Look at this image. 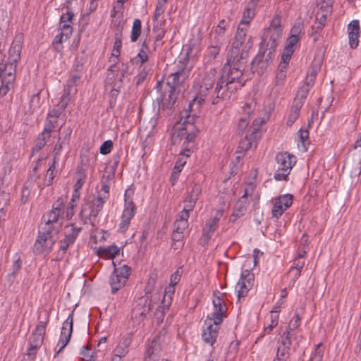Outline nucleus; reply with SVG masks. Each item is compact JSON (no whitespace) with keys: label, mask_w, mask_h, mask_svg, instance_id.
<instances>
[{"label":"nucleus","mask_w":361,"mask_h":361,"mask_svg":"<svg viewBox=\"0 0 361 361\" xmlns=\"http://www.w3.org/2000/svg\"><path fill=\"white\" fill-rule=\"evenodd\" d=\"M191 123V122H190ZM189 123L185 122V119L183 121L180 127H174L171 133V144L176 145L181 140H183L187 132L189 131Z\"/></svg>","instance_id":"nucleus-24"},{"label":"nucleus","mask_w":361,"mask_h":361,"mask_svg":"<svg viewBox=\"0 0 361 361\" xmlns=\"http://www.w3.org/2000/svg\"><path fill=\"white\" fill-rule=\"evenodd\" d=\"M226 26V20H224V19L220 20V22L219 23V24H218V25L216 27V29L215 30V33L216 35V37H215V39L216 40H218V41H221V39L224 37V32H225Z\"/></svg>","instance_id":"nucleus-50"},{"label":"nucleus","mask_w":361,"mask_h":361,"mask_svg":"<svg viewBox=\"0 0 361 361\" xmlns=\"http://www.w3.org/2000/svg\"><path fill=\"white\" fill-rule=\"evenodd\" d=\"M312 85L304 82L301 87L298 90L296 97L294 99L293 104L301 103V106H303L305 100L310 92Z\"/></svg>","instance_id":"nucleus-28"},{"label":"nucleus","mask_w":361,"mask_h":361,"mask_svg":"<svg viewBox=\"0 0 361 361\" xmlns=\"http://www.w3.org/2000/svg\"><path fill=\"white\" fill-rule=\"evenodd\" d=\"M300 38H296L295 37H289L286 40V44L283 51L282 54L286 55V58L292 57L293 52L295 51V48L297 44L299 42Z\"/></svg>","instance_id":"nucleus-30"},{"label":"nucleus","mask_w":361,"mask_h":361,"mask_svg":"<svg viewBox=\"0 0 361 361\" xmlns=\"http://www.w3.org/2000/svg\"><path fill=\"white\" fill-rule=\"evenodd\" d=\"M301 108V103H297L295 104H293L290 114L286 121V125L288 126H291L298 119Z\"/></svg>","instance_id":"nucleus-36"},{"label":"nucleus","mask_w":361,"mask_h":361,"mask_svg":"<svg viewBox=\"0 0 361 361\" xmlns=\"http://www.w3.org/2000/svg\"><path fill=\"white\" fill-rule=\"evenodd\" d=\"M322 343L317 345L315 350L310 358V361H322L324 355V350L322 348Z\"/></svg>","instance_id":"nucleus-56"},{"label":"nucleus","mask_w":361,"mask_h":361,"mask_svg":"<svg viewBox=\"0 0 361 361\" xmlns=\"http://www.w3.org/2000/svg\"><path fill=\"white\" fill-rule=\"evenodd\" d=\"M186 79L188 78L179 75V73L176 72H173L169 75L166 85L171 90H177L178 87L182 85Z\"/></svg>","instance_id":"nucleus-27"},{"label":"nucleus","mask_w":361,"mask_h":361,"mask_svg":"<svg viewBox=\"0 0 361 361\" xmlns=\"http://www.w3.org/2000/svg\"><path fill=\"white\" fill-rule=\"evenodd\" d=\"M131 269L128 265H123L121 267L115 268L113 273L117 274L121 279L128 281L129 276L130 275Z\"/></svg>","instance_id":"nucleus-42"},{"label":"nucleus","mask_w":361,"mask_h":361,"mask_svg":"<svg viewBox=\"0 0 361 361\" xmlns=\"http://www.w3.org/2000/svg\"><path fill=\"white\" fill-rule=\"evenodd\" d=\"M18 63L8 61L6 63H0V81L6 84L3 92H8L13 86L15 74Z\"/></svg>","instance_id":"nucleus-8"},{"label":"nucleus","mask_w":361,"mask_h":361,"mask_svg":"<svg viewBox=\"0 0 361 361\" xmlns=\"http://www.w3.org/2000/svg\"><path fill=\"white\" fill-rule=\"evenodd\" d=\"M63 126V124L60 125L59 126L58 122H57V118H52V117H48L47 116V119L44 124V131L45 132H51L54 129L56 128H59L61 129Z\"/></svg>","instance_id":"nucleus-43"},{"label":"nucleus","mask_w":361,"mask_h":361,"mask_svg":"<svg viewBox=\"0 0 361 361\" xmlns=\"http://www.w3.org/2000/svg\"><path fill=\"white\" fill-rule=\"evenodd\" d=\"M247 189H245L244 195L235 204L234 211L231 216L230 221H234L236 218H239L245 214L247 208L250 204L249 201L247 200Z\"/></svg>","instance_id":"nucleus-23"},{"label":"nucleus","mask_w":361,"mask_h":361,"mask_svg":"<svg viewBox=\"0 0 361 361\" xmlns=\"http://www.w3.org/2000/svg\"><path fill=\"white\" fill-rule=\"evenodd\" d=\"M121 36V30H118V32L115 33V42L114 45L113 51L117 52V55H120L121 53V48L122 46Z\"/></svg>","instance_id":"nucleus-55"},{"label":"nucleus","mask_w":361,"mask_h":361,"mask_svg":"<svg viewBox=\"0 0 361 361\" xmlns=\"http://www.w3.org/2000/svg\"><path fill=\"white\" fill-rule=\"evenodd\" d=\"M255 275L250 271L246 269L243 271L240 279L235 286L238 300L247 295L249 290L254 285Z\"/></svg>","instance_id":"nucleus-10"},{"label":"nucleus","mask_w":361,"mask_h":361,"mask_svg":"<svg viewBox=\"0 0 361 361\" xmlns=\"http://www.w3.org/2000/svg\"><path fill=\"white\" fill-rule=\"evenodd\" d=\"M77 176L78 180L74 185V190L79 191V190L84 184L85 178V170L82 169V167H78Z\"/></svg>","instance_id":"nucleus-45"},{"label":"nucleus","mask_w":361,"mask_h":361,"mask_svg":"<svg viewBox=\"0 0 361 361\" xmlns=\"http://www.w3.org/2000/svg\"><path fill=\"white\" fill-rule=\"evenodd\" d=\"M262 123V121H258L257 119L253 121L252 126L250 127L245 136V140L240 142L239 147L245 148V150L252 147V142L256 141L258 137V131Z\"/></svg>","instance_id":"nucleus-17"},{"label":"nucleus","mask_w":361,"mask_h":361,"mask_svg":"<svg viewBox=\"0 0 361 361\" xmlns=\"http://www.w3.org/2000/svg\"><path fill=\"white\" fill-rule=\"evenodd\" d=\"M109 185L108 183V180L104 181L102 180V189L99 193H102V197L103 200H108L109 197Z\"/></svg>","instance_id":"nucleus-62"},{"label":"nucleus","mask_w":361,"mask_h":361,"mask_svg":"<svg viewBox=\"0 0 361 361\" xmlns=\"http://www.w3.org/2000/svg\"><path fill=\"white\" fill-rule=\"evenodd\" d=\"M188 127L190 130L185 135L182 150L180 152V155L185 157H189L193 152L194 141L199 133V130L194 125V123H189Z\"/></svg>","instance_id":"nucleus-14"},{"label":"nucleus","mask_w":361,"mask_h":361,"mask_svg":"<svg viewBox=\"0 0 361 361\" xmlns=\"http://www.w3.org/2000/svg\"><path fill=\"white\" fill-rule=\"evenodd\" d=\"M219 221V218L218 216H214L211 220L207 221L202 233L204 242L207 243L211 239V233L216 231Z\"/></svg>","instance_id":"nucleus-26"},{"label":"nucleus","mask_w":361,"mask_h":361,"mask_svg":"<svg viewBox=\"0 0 361 361\" xmlns=\"http://www.w3.org/2000/svg\"><path fill=\"white\" fill-rule=\"evenodd\" d=\"M119 252V249L117 246L113 245L107 247H99L98 249V255L100 257H105L107 258H114Z\"/></svg>","instance_id":"nucleus-33"},{"label":"nucleus","mask_w":361,"mask_h":361,"mask_svg":"<svg viewBox=\"0 0 361 361\" xmlns=\"http://www.w3.org/2000/svg\"><path fill=\"white\" fill-rule=\"evenodd\" d=\"M278 169L274 173L276 180H288V175L296 163L295 156L288 152H279L276 156Z\"/></svg>","instance_id":"nucleus-5"},{"label":"nucleus","mask_w":361,"mask_h":361,"mask_svg":"<svg viewBox=\"0 0 361 361\" xmlns=\"http://www.w3.org/2000/svg\"><path fill=\"white\" fill-rule=\"evenodd\" d=\"M60 216L59 212L51 210L43 216L44 224L42 226L38 232L37 238L32 247L35 255L49 254L53 249L59 233L60 226H55Z\"/></svg>","instance_id":"nucleus-2"},{"label":"nucleus","mask_w":361,"mask_h":361,"mask_svg":"<svg viewBox=\"0 0 361 361\" xmlns=\"http://www.w3.org/2000/svg\"><path fill=\"white\" fill-rule=\"evenodd\" d=\"M349 44L352 49L358 46L360 28L359 20H353L348 25Z\"/></svg>","instance_id":"nucleus-22"},{"label":"nucleus","mask_w":361,"mask_h":361,"mask_svg":"<svg viewBox=\"0 0 361 361\" xmlns=\"http://www.w3.org/2000/svg\"><path fill=\"white\" fill-rule=\"evenodd\" d=\"M47 321H40L33 331L30 341V347L28 348L27 355L29 357H35L36 350L39 348L44 341V337L46 331V326L48 322Z\"/></svg>","instance_id":"nucleus-9"},{"label":"nucleus","mask_w":361,"mask_h":361,"mask_svg":"<svg viewBox=\"0 0 361 361\" xmlns=\"http://www.w3.org/2000/svg\"><path fill=\"white\" fill-rule=\"evenodd\" d=\"M68 247L69 246L65 242L60 240L59 249L56 252V257L53 260L56 262L61 261L64 257Z\"/></svg>","instance_id":"nucleus-48"},{"label":"nucleus","mask_w":361,"mask_h":361,"mask_svg":"<svg viewBox=\"0 0 361 361\" xmlns=\"http://www.w3.org/2000/svg\"><path fill=\"white\" fill-rule=\"evenodd\" d=\"M220 294L219 291L214 293L213 305L214 312L212 313L211 317L208 316L206 319L212 320L214 324H221L224 319L226 317L227 307L225 304L222 303V298L216 296V294Z\"/></svg>","instance_id":"nucleus-11"},{"label":"nucleus","mask_w":361,"mask_h":361,"mask_svg":"<svg viewBox=\"0 0 361 361\" xmlns=\"http://www.w3.org/2000/svg\"><path fill=\"white\" fill-rule=\"evenodd\" d=\"M221 41L216 40L214 45L209 46L207 49V56L209 58V61L214 60L217 55L219 54L221 49Z\"/></svg>","instance_id":"nucleus-39"},{"label":"nucleus","mask_w":361,"mask_h":361,"mask_svg":"<svg viewBox=\"0 0 361 361\" xmlns=\"http://www.w3.org/2000/svg\"><path fill=\"white\" fill-rule=\"evenodd\" d=\"M280 203L287 209L293 203V196L290 194H286L277 198Z\"/></svg>","instance_id":"nucleus-52"},{"label":"nucleus","mask_w":361,"mask_h":361,"mask_svg":"<svg viewBox=\"0 0 361 361\" xmlns=\"http://www.w3.org/2000/svg\"><path fill=\"white\" fill-rule=\"evenodd\" d=\"M175 292V288L172 286H168L164 290V294L161 301V305L164 308L169 309L173 300V295Z\"/></svg>","instance_id":"nucleus-34"},{"label":"nucleus","mask_w":361,"mask_h":361,"mask_svg":"<svg viewBox=\"0 0 361 361\" xmlns=\"http://www.w3.org/2000/svg\"><path fill=\"white\" fill-rule=\"evenodd\" d=\"M190 51L191 48L188 47L186 53L179 57V59L175 62L176 70L174 72L187 78H188L192 69V65L189 63Z\"/></svg>","instance_id":"nucleus-18"},{"label":"nucleus","mask_w":361,"mask_h":361,"mask_svg":"<svg viewBox=\"0 0 361 361\" xmlns=\"http://www.w3.org/2000/svg\"><path fill=\"white\" fill-rule=\"evenodd\" d=\"M361 173V158L360 157L356 164L354 169H353L350 171V176L352 178H359Z\"/></svg>","instance_id":"nucleus-64"},{"label":"nucleus","mask_w":361,"mask_h":361,"mask_svg":"<svg viewBox=\"0 0 361 361\" xmlns=\"http://www.w3.org/2000/svg\"><path fill=\"white\" fill-rule=\"evenodd\" d=\"M134 191L128 188L126 190L124 195V209L121 216V221L119 224V229L122 233L126 232L128 229L131 219L136 213V206L133 202V196Z\"/></svg>","instance_id":"nucleus-6"},{"label":"nucleus","mask_w":361,"mask_h":361,"mask_svg":"<svg viewBox=\"0 0 361 361\" xmlns=\"http://www.w3.org/2000/svg\"><path fill=\"white\" fill-rule=\"evenodd\" d=\"M100 211L96 210L92 207H90L88 204H82L80 212L79 213V218L82 221L83 224L90 223L92 227H96L98 224L97 217L98 216Z\"/></svg>","instance_id":"nucleus-19"},{"label":"nucleus","mask_w":361,"mask_h":361,"mask_svg":"<svg viewBox=\"0 0 361 361\" xmlns=\"http://www.w3.org/2000/svg\"><path fill=\"white\" fill-rule=\"evenodd\" d=\"M183 232L178 231L176 230L173 229V231L172 233L171 239L173 240L172 247L174 249H178V247L176 246V243L180 242L183 239Z\"/></svg>","instance_id":"nucleus-59"},{"label":"nucleus","mask_w":361,"mask_h":361,"mask_svg":"<svg viewBox=\"0 0 361 361\" xmlns=\"http://www.w3.org/2000/svg\"><path fill=\"white\" fill-rule=\"evenodd\" d=\"M126 282L127 281L124 279H121V277L118 276L117 274H116L112 272L109 278V284L111 288V293L115 294L117 293L118 290L125 286Z\"/></svg>","instance_id":"nucleus-29"},{"label":"nucleus","mask_w":361,"mask_h":361,"mask_svg":"<svg viewBox=\"0 0 361 361\" xmlns=\"http://www.w3.org/2000/svg\"><path fill=\"white\" fill-rule=\"evenodd\" d=\"M168 97L163 99H157L159 104V111H167V115H171L178 106L177 99L180 92V90L175 89H169Z\"/></svg>","instance_id":"nucleus-12"},{"label":"nucleus","mask_w":361,"mask_h":361,"mask_svg":"<svg viewBox=\"0 0 361 361\" xmlns=\"http://www.w3.org/2000/svg\"><path fill=\"white\" fill-rule=\"evenodd\" d=\"M70 94L71 90H64V92L61 96V99L59 102L57 104L56 106L64 111L70 102Z\"/></svg>","instance_id":"nucleus-46"},{"label":"nucleus","mask_w":361,"mask_h":361,"mask_svg":"<svg viewBox=\"0 0 361 361\" xmlns=\"http://www.w3.org/2000/svg\"><path fill=\"white\" fill-rule=\"evenodd\" d=\"M292 334L290 331H286L283 333V334L280 336L279 340L278 341L279 345L281 347L290 348L292 341H291Z\"/></svg>","instance_id":"nucleus-41"},{"label":"nucleus","mask_w":361,"mask_h":361,"mask_svg":"<svg viewBox=\"0 0 361 361\" xmlns=\"http://www.w3.org/2000/svg\"><path fill=\"white\" fill-rule=\"evenodd\" d=\"M244 114H245V117L240 118L238 122V128L239 129V134L243 133L244 130L247 127L248 125V118L251 114V105L248 103L245 104L243 107Z\"/></svg>","instance_id":"nucleus-32"},{"label":"nucleus","mask_w":361,"mask_h":361,"mask_svg":"<svg viewBox=\"0 0 361 361\" xmlns=\"http://www.w3.org/2000/svg\"><path fill=\"white\" fill-rule=\"evenodd\" d=\"M80 79V74L79 73H73L71 78L68 80L66 87L64 90H71L73 86L77 85V82Z\"/></svg>","instance_id":"nucleus-61"},{"label":"nucleus","mask_w":361,"mask_h":361,"mask_svg":"<svg viewBox=\"0 0 361 361\" xmlns=\"http://www.w3.org/2000/svg\"><path fill=\"white\" fill-rule=\"evenodd\" d=\"M63 37H65V34L63 32H61L55 37L53 41V47L57 52H61L62 50V42L63 40Z\"/></svg>","instance_id":"nucleus-51"},{"label":"nucleus","mask_w":361,"mask_h":361,"mask_svg":"<svg viewBox=\"0 0 361 361\" xmlns=\"http://www.w3.org/2000/svg\"><path fill=\"white\" fill-rule=\"evenodd\" d=\"M276 54L271 51H267L259 47L258 54L252 59L250 63V71L252 73H257L262 75L273 63Z\"/></svg>","instance_id":"nucleus-4"},{"label":"nucleus","mask_w":361,"mask_h":361,"mask_svg":"<svg viewBox=\"0 0 361 361\" xmlns=\"http://www.w3.org/2000/svg\"><path fill=\"white\" fill-rule=\"evenodd\" d=\"M56 161H55V159H52V162L50 164L47 171V176H48V179H44V185L49 186L52 184L53 180L55 177V171H56Z\"/></svg>","instance_id":"nucleus-40"},{"label":"nucleus","mask_w":361,"mask_h":361,"mask_svg":"<svg viewBox=\"0 0 361 361\" xmlns=\"http://www.w3.org/2000/svg\"><path fill=\"white\" fill-rule=\"evenodd\" d=\"M281 16L279 14H276L272 20L271 21L269 27L266 30H269V32H271V31L276 32L279 30H280V32H283V29L281 25Z\"/></svg>","instance_id":"nucleus-44"},{"label":"nucleus","mask_w":361,"mask_h":361,"mask_svg":"<svg viewBox=\"0 0 361 361\" xmlns=\"http://www.w3.org/2000/svg\"><path fill=\"white\" fill-rule=\"evenodd\" d=\"M204 324L207 327L203 329V332L202 334V339L205 343H209L212 345L216 342L218 336L219 330V326L220 324H214L211 319H206L204 321Z\"/></svg>","instance_id":"nucleus-20"},{"label":"nucleus","mask_w":361,"mask_h":361,"mask_svg":"<svg viewBox=\"0 0 361 361\" xmlns=\"http://www.w3.org/2000/svg\"><path fill=\"white\" fill-rule=\"evenodd\" d=\"M215 78L213 75H205L200 84L197 83L193 85V88L196 90L195 97L204 103L209 102L212 104L214 94V85Z\"/></svg>","instance_id":"nucleus-7"},{"label":"nucleus","mask_w":361,"mask_h":361,"mask_svg":"<svg viewBox=\"0 0 361 361\" xmlns=\"http://www.w3.org/2000/svg\"><path fill=\"white\" fill-rule=\"evenodd\" d=\"M289 350L290 348L278 346L276 358H280V360L287 361L290 355Z\"/></svg>","instance_id":"nucleus-53"},{"label":"nucleus","mask_w":361,"mask_h":361,"mask_svg":"<svg viewBox=\"0 0 361 361\" xmlns=\"http://www.w3.org/2000/svg\"><path fill=\"white\" fill-rule=\"evenodd\" d=\"M69 226H71V228L65 231L64 237L75 243L79 233L82 231V227H74L73 224H70ZM68 227V226H66V228Z\"/></svg>","instance_id":"nucleus-38"},{"label":"nucleus","mask_w":361,"mask_h":361,"mask_svg":"<svg viewBox=\"0 0 361 361\" xmlns=\"http://www.w3.org/2000/svg\"><path fill=\"white\" fill-rule=\"evenodd\" d=\"M300 325V317L298 314H296L290 322L288 324V330L290 332L291 331L295 330Z\"/></svg>","instance_id":"nucleus-63"},{"label":"nucleus","mask_w":361,"mask_h":361,"mask_svg":"<svg viewBox=\"0 0 361 361\" xmlns=\"http://www.w3.org/2000/svg\"><path fill=\"white\" fill-rule=\"evenodd\" d=\"M252 45V37L247 36L244 28L238 27L231 49L228 54L226 63L221 69V72L224 73L225 76L231 75L241 80L243 73L247 63L249 51Z\"/></svg>","instance_id":"nucleus-1"},{"label":"nucleus","mask_w":361,"mask_h":361,"mask_svg":"<svg viewBox=\"0 0 361 361\" xmlns=\"http://www.w3.org/2000/svg\"><path fill=\"white\" fill-rule=\"evenodd\" d=\"M285 210L286 209H284V207L276 199L271 211L272 216L276 219H279L283 214Z\"/></svg>","instance_id":"nucleus-49"},{"label":"nucleus","mask_w":361,"mask_h":361,"mask_svg":"<svg viewBox=\"0 0 361 361\" xmlns=\"http://www.w3.org/2000/svg\"><path fill=\"white\" fill-rule=\"evenodd\" d=\"M281 36L282 32H280L279 30L276 32H269V30H266L262 37V42L259 44V47H263L264 49L271 51V52L276 54V49Z\"/></svg>","instance_id":"nucleus-13"},{"label":"nucleus","mask_w":361,"mask_h":361,"mask_svg":"<svg viewBox=\"0 0 361 361\" xmlns=\"http://www.w3.org/2000/svg\"><path fill=\"white\" fill-rule=\"evenodd\" d=\"M131 337L132 334L129 333L121 338L118 345L114 349V355L124 357L128 353V348L132 342Z\"/></svg>","instance_id":"nucleus-25"},{"label":"nucleus","mask_w":361,"mask_h":361,"mask_svg":"<svg viewBox=\"0 0 361 361\" xmlns=\"http://www.w3.org/2000/svg\"><path fill=\"white\" fill-rule=\"evenodd\" d=\"M204 104V102L194 97V98L189 102L187 109L180 112L181 119L184 118L185 122L194 123L195 117L198 118L197 115L200 113Z\"/></svg>","instance_id":"nucleus-15"},{"label":"nucleus","mask_w":361,"mask_h":361,"mask_svg":"<svg viewBox=\"0 0 361 361\" xmlns=\"http://www.w3.org/2000/svg\"><path fill=\"white\" fill-rule=\"evenodd\" d=\"M142 31V22L140 19H135L133 23L130 40L132 42H135L141 35Z\"/></svg>","instance_id":"nucleus-37"},{"label":"nucleus","mask_w":361,"mask_h":361,"mask_svg":"<svg viewBox=\"0 0 361 361\" xmlns=\"http://www.w3.org/2000/svg\"><path fill=\"white\" fill-rule=\"evenodd\" d=\"M303 30V23L301 21H298L295 23L290 30V37H295L296 38H300V35Z\"/></svg>","instance_id":"nucleus-57"},{"label":"nucleus","mask_w":361,"mask_h":361,"mask_svg":"<svg viewBox=\"0 0 361 361\" xmlns=\"http://www.w3.org/2000/svg\"><path fill=\"white\" fill-rule=\"evenodd\" d=\"M85 61V57L77 56L73 64V71L75 73H80L83 69Z\"/></svg>","instance_id":"nucleus-47"},{"label":"nucleus","mask_w":361,"mask_h":361,"mask_svg":"<svg viewBox=\"0 0 361 361\" xmlns=\"http://www.w3.org/2000/svg\"><path fill=\"white\" fill-rule=\"evenodd\" d=\"M159 350V345L156 340L150 341L147 345L145 356L148 360H155L157 357V352Z\"/></svg>","instance_id":"nucleus-35"},{"label":"nucleus","mask_w":361,"mask_h":361,"mask_svg":"<svg viewBox=\"0 0 361 361\" xmlns=\"http://www.w3.org/2000/svg\"><path fill=\"white\" fill-rule=\"evenodd\" d=\"M10 202V194L0 190V212H3L4 208Z\"/></svg>","instance_id":"nucleus-54"},{"label":"nucleus","mask_w":361,"mask_h":361,"mask_svg":"<svg viewBox=\"0 0 361 361\" xmlns=\"http://www.w3.org/2000/svg\"><path fill=\"white\" fill-rule=\"evenodd\" d=\"M246 81L247 80H245L243 82L231 75L226 77L224 75V73L221 72V75L217 80L216 87L214 89L215 98L212 99V104L216 105L218 104L221 100H227L231 99L233 97H234L237 90L243 87Z\"/></svg>","instance_id":"nucleus-3"},{"label":"nucleus","mask_w":361,"mask_h":361,"mask_svg":"<svg viewBox=\"0 0 361 361\" xmlns=\"http://www.w3.org/2000/svg\"><path fill=\"white\" fill-rule=\"evenodd\" d=\"M113 148V142L110 140L104 141L99 148V152L106 155L111 152Z\"/></svg>","instance_id":"nucleus-58"},{"label":"nucleus","mask_w":361,"mask_h":361,"mask_svg":"<svg viewBox=\"0 0 361 361\" xmlns=\"http://www.w3.org/2000/svg\"><path fill=\"white\" fill-rule=\"evenodd\" d=\"M197 200L198 199L194 198L193 197H192L191 195L188 194L184 200V202H185L184 207H185L187 209L192 211L194 207H195Z\"/></svg>","instance_id":"nucleus-60"},{"label":"nucleus","mask_w":361,"mask_h":361,"mask_svg":"<svg viewBox=\"0 0 361 361\" xmlns=\"http://www.w3.org/2000/svg\"><path fill=\"white\" fill-rule=\"evenodd\" d=\"M73 312L71 313L66 320L63 323V326L61 328V338L59 341L61 345L60 348L57 352H56L54 357H56L60 352L66 346L68 343L72 332H73Z\"/></svg>","instance_id":"nucleus-16"},{"label":"nucleus","mask_w":361,"mask_h":361,"mask_svg":"<svg viewBox=\"0 0 361 361\" xmlns=\"http://www.w3.org/2000/svg\"><path fill=\"white\" fill-rule=\"evenodd\" d=\"M23 39V33L18 32L16 35L8 51V61L18 63L20 56Z\"/></svg>","instance_id":"nucleus-21"},{"label":"nucleus","mask_w":361,"mask_h":361,"mask_svg":"<svg viewBox=\"0 0 361 361\" xmlns=\"http://www.w3.org/2000/svg\"><path fill=\"white\" fill-rule=\"evenodd\" d=\"M106 200H103L102 197V193H99L97 198L93 197L90 200V197L85 198L84 203L82 204H88L90 207L96 209V210L102 211L103 206Z\"/></svg>","instance_id":"nucleus-31"}]
</instances>
